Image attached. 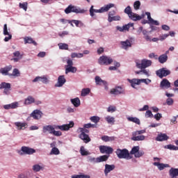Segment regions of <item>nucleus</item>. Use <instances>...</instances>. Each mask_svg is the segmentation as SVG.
Instances as JSON below:
<instances>
[{"label": "nucleus", "mask_w": 178, "mask_h": 178, "mask_svg": "<svg viewBox=\"0 0 178 178\" xmlns=\"http://www.w3.org/2000/svg\"><path fill=\"white\" fill-rule=\"evenodd\" d=\"M74 126V122L73 121L70 122L69 124H63V125H45L42 127V133L44 134H47L49 133V134H52L54 132V130L59 129L62 131H67L72 129Z\"/></svg>", "instance_id": "nucleus-1"}, {"label": "nucleus", "mask_w": 178, "mask_h": 178, "mask_svg": "<svg viewBox=\"0 0 178 178\" xmlns=\"http://www.w3.org/2000/svg\"><path fill=\"white\" fill-rule=\"evenodd\" d=\"M115 154L119 159H127V161L131 159L130 152H129L127 149L118 148L116 149Z\"/></svg>", "instance_id": "nucleus-2"}, {"label": "nucleus", "mask_w": 178, "mask_h": 178, "mask_svg": "<svg viewBox=\"0 0 178 178\" xmlns=\"http://www.w3.org/2000/svg\"><path fill=\"white\" fill-rule=\"evenodd\" d=\"M115 6V4L113 3H109L104 7H102L99 10H95L94 9V6H92L90 9V16H94V13H104L105 12H108L111 8H113Z\"/></svg>", "instance_id": "nucleus-3"}, {"label": "nucleus", "mask_w": 178, "mask_h": 178, "mask_svg": "<svg viewBox=\"0 0 178 178\" xmlns=\"http://www.w3.org/2000/svg\"><path fill=\"white\" fill-rule=\"evenodd\" d=\"M78 131L81 133V134L79 135V138H81V140H83V141L86 143V144L91 141V138H90V136L86 134L90 133V130L87 129V128H85L84 127L83 128H79Z\"/></svg>", "instance_id": "nucleus-4"}, {"label": "nucleus", "mask_w": 178, "mask_h": 178, "mask_svg": "<svg viewBox=\"0 0 178 178\" xmlns=\"http://www.w3.org/2000/svg\"><path fill=\"white\" fill-rule=\"evenodd\" d=\"M86 10H82L80 8H78L77 6L70 5L65 10V13L66 15H69V13H84Z\"/></svg>", "instance_id": "nucleus-5"}, {"label": "nucleus", "mask_w": 178, "mask_h": 178, "mask_svg": "<svg viewBox=\"0 0 178 178\" xmlns=\"http://www.w3.org/2000/svg\"><path fill=\"white\" fill-rule=\"evenodd\" d=\"M19 155H33V154H35V149L26 147L22 146L21 148V150L18 151Z\"/></svg>", "instance_id": "nucleus-6"}, {"label": "nucleus", "mask_w": 178, "mask_h": 178, "mask_svg": "<svg viewBox=\"0 0 178 178\" xmlns=\"http://www.w3.org/2000/svg\"><path fill=\"white\" fill-rule=\"evenodd\" d=\"M112 63H113V59L109 56H102L99 57L98 63L102 65L108 66V65H111Z\"/></svg>", "instance_id": "nucleus-7"}, {"label": "nucleus", "mask_w": 178, "mask_h": 178, "mask_svg": "<svg viewBox=\"0 0 178 178\" xmlns=\"http://www.w3.org/2000/svg\"><path fill=\"white\" fill-rule=\"evenodd\" d=\"M170 70H167L166 67H163L157 71H156V74L160 79H163V77H166V76H169L170 74Z\"/></svg>", "instance_id": "nucleus-8"}, {"label": "nucleus", "mask_w": 178, "mask_h": 178, "mask_svg": "<svg viewBox=\"0 0 178 178\" xmlns=\"http://www.w3.org/2000/svg\"><path fill=\"white\" fill-rule=\"evenodd\" d=\"M152 65V61L150 60L143 59L141 60V63H136V67L138 69H147V67H149Z\"/></svg>", "instance_id": "nucleus-9"}, {"label": "nucleus", "mask_w": 178, "mask_h": 178, "mask_svg": "<svg viewBox=\"0 0 178 178\" xmlns=\"http://www.w3.org/2000/svg\"><path fill=\"white\" fill-rule=\"evenodd\" d=\"M99 151L101 154H107L110 155V154H113V148L109 146L101 145L99 146Z\"/></svg>", "instance_id": "nucleus-10"}, {"label": "nucleus", "mask_w": 178, "mask_h": 178, "mask_svg": "<svg viewBox=\"0 0 178 178\" xmlns=\"http://www.w3.org/2000/svg\"><path fill=\"white\" fill-rule=\"evenodd\" d=\"M115 168L116 166H115L114 164H105L104 170V176H108V175H109V173H111L112 170H115Z\"/></svg>", "instance_id": "nucleus-11"}, {"label": "nucleus", "mask_w": 178, "mask_h": 178, "mask_svg": "<svg viewBox=\"0 0 178 178\" xmlns=\"http://www.w3.org/2000/svg\"><path fill=\"white\" fill-rule=\"evenodd\" d=\"M3 34L4 35H8L4 38L5 42H8V41H9V40H12V34L9 33V32L8 31V24H4V26H3Z\"/></svg>", "instance_id": "nucleus-12"}, {"label": "nucleus", "mask_w": 178, "mask_h": 178, "mask_svg": "<svg viewBox=\"0 0 178 178\" xmlns=\"http://www.w3.org/2000/svg\"><path fill=\"white\" fill-rule=\"evenodd\" d=\"M65 83H66V79H65V75H60L58 78V82L55 84V87H63Z\"/></svg>", "instance_id": "nucleus-13"}, {"label": "nucleus", "mask_w": 178, "mask_h": 178, "mask_svg": "<svg viewBox=\"0 0 178 178\" xmlns=\"http://www.w3.org/2000/svg\"><path fill=\"white\" fill-rule=\"evenodd\" d=\"M10 70H12V65H8L4 67H1L0 69V73L1 74H3L4 76H9V74H10L9 73V72H10Z\"/></svg>", "instance_id": "nucleus-14"}, {"label": "nucleus", "mask_w": 178, "mask_h": 178, "mask_svg": "<svg viewBox=\"0 0 178 178\" xmlns=\"http://www.w3.org/2000/svg\"><path fill=\"white\" fill-rule=\"evenodd\" d=\"M19 102H15L13 103H11L10 104H6L3 106L4 109H16L17 108H19Z\"/></svg>", "instance_id": "nucleus-15"}, {"label": "nucleus", "mask_w": 178, "mask_h": 178, "mask_svg": "<svg viewBox=\"0 0 178 178\" xmlns=\"http://www.w3.org/2000/svg\"><path fill=\"white\" fill-rule=\"evenodd\" d=\"M124 92V91H123V89L120 86L115 87L111 90V94H113L114 95H119V94H123Z\"/></svg>", "instance_id": "nucleus-16"}, {"label": "nucleus", "mask_w": 178, "mask_h": 178, "mask_svg": "<svg viewBox=\"0 0 178 178\" xmlns=\"http://www.w3.org/2000/svg\"><path fill=\"white\" fill-rule=\"evenodd\" d=\"M153 165L154 166H156L159 170H163L165 168H170V165H169V164H165L159 162H154Z\"/></svg>", "instance_id": "nucleus-17"}, {"label": "nucleus", "mask_w": 178, "mask_h": 178, "mask_svg": "<svg viewBox=\"0 0 178 178\" xmlns=\"http://www.w3.org/2000/svg\"><path fill=\"white\" fill-rule=\"evenodd\" d=\"M169 136L166 134H160L156 138V141H168Z\"/></svg>", "instance_id": "nucleus-18"}, {"label": "nucleus", "mask_w": 178, "mask_h": 178, "mask_svg": "<svg viewBox=\"0 0 178 178\" xmlns=\"http://www.w3.org/2000/svg\"><path fill=\"white\" fill-rule=\"evenodd\" d=\"M36 81H42L44 84H47L48 83V78H47V76H36L33 80V83H36Z\"/></svg>", "instance_id": "nucleus-19"}, {"label": "nucleus", "mask_w": 178, "mask_h": 178, "mask_svg": "<svg viewBox=\"0 0 178 178\" xmlns=\"http://www.w3.org/2000/svg\"><path fill=\"white\" fill-rule=\"evenodd\" d=\"M169 175L170 178H177L178 168H171L169 170Z\"/></svg>", "instance_id": "nucleus-20"}, {"label": "nucleus", "mask_w": 178, "mask_h": 178, "mask_svg": "<svg viewBox=\"0 0 178 178\" xmlns=\"http://www.w3.org/2000/svg\"><path fill=\"white\" fill-rule=\"evenodd\" d=\"M161 88H170V82L166 79H163L160 83Z\"/></svg>", "instance_id": "nucleus-21"}, {"label": "nucleus", "mask_w": 178, "mask_h": 178, "mask_svg": "<svg viewBox=\"0 0 178 178\" xmlns=\"http://www.w3.org/2000/svg\"><path fill=\"white\" fill-rule=\"evenodd\" d=\"M68 23H74L76 27H86V25L83 22L76 19L69 20Z\"/></svg>", "instance_id": "nucleus-22"}, {"label": "nucleus", "mask_w": 178, "mask_h": 178, "mask_svg": "<svg viewBox=\"0 0 178 178\" xmlns=\"http://www.w3.org/2000/svg\"><path fill=\"white\" fill-rule=\"evenodd\" d=\"M129 83H131V87L134 88L136 87V85L140 86V84H141V79H133L129 80Z\"/></svg>", "instance_id": "nucleus-23"}, {"label": "nucleus", "mask_w": 178, "mask_h": 178, "mask_svg": "<svg viewBox=\"0 0 178 178\" xmlns=\"http://www.w3.org/2000/svg\"><path fill=\"white\" fill-rule=\"evenodd\" d=\"M120 44L123 49H127V48H130V47H131V42H130V40H127L125 41H122L120 42Z\"/></svg>", "instance_id": "nucleus-24"}, {"label": "nucleus", "mask_w": 178, "mask_h": 178, "mask_svg": "<svg viewBox=\"0 0 178 178\" xmlns=\"http://www.w3.org/2000/svg\"><path fill=\"white\" fill-rule=\"evenodd\" d=\"M129 19H131V20H134V22H137V20H141V19H143V17L134 13H132L131 14V15L129 16Z\"/></svg>", "instance_id": "nucleus-25"}, {"label": "nucleus", "mask_w": 178, "mask_h": 178, "mask_svg": "<svg viewBox=\"0 0 178 178\" xmlns=\"http://www.w3.org/2000/svg\"><path fill=\"white\" fill-rule=\"evenodd\" d=\"M31 118H33L35 120H38L42 117V112H33L31 113Z\"/></svg>", "instance_id": "nucleus-26"}, {"label": "nucleus", "mask_w": 178, "mask_h": 178, "mask_svg": "<svg viewBox=\"0 0 178 178\" xmlns=\"http://www.w3.org/2000/svg\"><path fill=\"white\" fill-rule=\"evenodd\" d=\"M109 159V155H103L97 157V163H101V162H106Z\"/></svg>", "instance_id": "nucleus-27"}, {"label": "nucleus", "mask_w": 178, "mask_h": 178, "mask_svg": "<svg viewBox=\"0 0 178 178\" xmlns=\"http://www.w3.org/2000/svg\"><path fill=\"white\" fill-rule=\"evenodd\" d=\"M15 125L17 127L18 130H23V129H26L27 124L24 122H15Z\"/></svg>", "instance_id": "nucleus-28"}, {"label": "nucleus", "mask_w": 178, "mask_h": 178, "mask_svg": "<svg viewBox=\"0 0 178 178\" xmlns=\"http://www.w3.org/2000/svg\"><path fill=\"white\" fill-rule=\"evenodd\" d=\"M79 152L82 156H87V155H91V152H88V150H86V148H84V146L81 147Z\"/></svg>", "instance_id": "nucleus-29"}, {"label": "nucleus", "mask_w": 178, "mask_h": 178, "mask_svg": "<svg viewBox=\"0 0 178 178\" xmlns=\"http://www.w3.org/2000/svg\"><path fill=\"white\" fill-rule=\"evenodd\" d=\"M32 170L35 172H38L40 170H44V166L40 165V164H35L32 167Z\"/></svg>", "instance_id": "nucleus-30"}, {"label": "nucleus", "mask_w": 178, "mask_h": 178, "mask_svg": "<svg viewBox=\"0 0 178 178\" xmlns=\"http://www.w3.org/2000/svg\"><path fill=\"white\" fill-rule=\"evenodd\" d=\"M76 72H77L76 67H66L65 68V74H67V73H76Z\"/></svg>", "instance_id": "nucleus-31"}, {"label": "nucleus", "mask_w": 178, "mask_h": 178, "mask_svg": "<svg viewBox=\"0 0 178 178\" xmlns=\"http://www.w3.org/2000/svg\"><path fill=\"white\" fill-rule=\"evenodd\" d=\"M71 102L75 106V108H78V106H80V99L79 97H76L74 99H71Z\"/></svg>", "instance_id": "nucleus-32"}, {"label": "nucleus", "mask_w": 178, "mask_h": 178, "mask_svg": "<svg viewBox=\"0 0 178 178\" xmlns=\"http://www.w3.org/2000/svg\"><path fill=\"white\" fill-rule=\"evenodd\" d=\"M164 148L165 149H170V151H178V146H175V145H166Z\"/></svg>", "instance_id": "nucleus-33"}, {"label": "nucleus", "mask_w": 178, "mask_h": 178, "mask_svg": "<svg viewBox=\"0 0 178 178\" xmlns=\"http://www.w3.org/2000/svg\"><path fill=\"white\" fill-rule=\"evenodd\" d=\"M24 44H33V45H37L36 42L30 37L24 38Z\"/></svg>", "instance_id": "nucleus-34"}, {"label": "nucleus", "mask_w": 178, "mask_h": 178, "mask_svg": "<svg viewBox=\"0 0 178 178\" xmlns=\"http://www.w3.org/2000/svg\"><path fill=\"white\" fill-rule=\"evenodd\" d=\"M95 83L96 84H99V86H106V81H104V80H102L101 77L99 76H96L95 77Z\"/></svg>", "instance_id": "nucleus-35"}, {"label": "nucleus", "mask_w": 178, "mask_h": 178, "mask_svg": "<svg viewBox=\"0 0 178 178\" xmlns=\"http://www.w3.org/2000/svg\"><path fill=\"white\" fill-rule=\"evenodd\" d=\"M120 19H121V17L119 15L108 17V22H109V23H112V22H118V21L120 20Z\"/></svg>", "instance_id": "nucleus-36"}, {"label": "nucleus", "mask_w": 178, "mask_h": 178, "mask_svg": "<svg viewBox=\"0 0 178 178\" xmlns=\"http://www.w3.org/2000/svg\"><path fill=\"white\" fill-rule=\"evenodd\" d=\"M20 77V71L15 68L13 70V73L9 74V77Z\"/></svg>", "instance_id": "nucleus-37"}, {"label": "nucleus", "mask_w": 178, "mask_h": 178, "mask_svg": "<svg viewBox=\"0 0 178 178\" xmlns=\"http://www.w3.org/2000/svg\"><path fill=\"white\" fill-rule=\"evenodd\" d=\"M131 140L133 141H144V140H145V136H144V135L134 136L131 138Z\"/></svg>", "instance_id": "nucleus-38"}, {"label": "nucleus", "mask_w": 178, "mask_h": 178, "mask_svg": "<svg viewBox=\"0 0 178 178\" xmlns=\"http://www.w3.org/2000/svg\"><path fill=\"white\" fill-rule=\"evenodd\" d=\"M90 92H91V90L90 88H83L81 90V97H87V95L90 94Z\"/></svg>", "instance_id": "nucleus-39"}, {"label": "nucleus", "mask_w": 178, "mask_h": 178, "mask_svg": "<svg viewBox=\"0 0 178 178\" xmlns=\"http://www.w3.org/2000/svg\"><path fill=\"white\" fill-rule=\"evenodd\" d=\"M3 88L10 90V83L6 82L1 83L0 84V90H2Z\"/></svg>", "instance_id": "nucleus-40"}, {"label": "nucleus", "mask_w": 178, "mask_h": 178, "mask_svg": "<svg viewBox=\"0 0 178 178\" xmlns=\"http://www.w3.org/2000/svg\"><path fill=\"white\" fill-rule=\"evenodd\" d=\"M105 120H106L108 124H115V118L108 115L105 118Z\"/></svg>", "instance_id": "nucleus-41"}, {"label": "nucleus", "mask_w": 178, "mask_h": 178, "mask_svg": "<svg viewBox=\"0 0 178 178\" xmlns=\"http://www.w3.org/2000/svg\"><path fill=\"white\" fill-rule=\"evenodd\" d=\"M166 60H168V55L166 54L161 55L159 57V62H160V63H165Z\"/></svg>", "instance_id": "nucleus-42"}, {"label": "nucleus", "mask_w": 178, "mask_h": 178, "mask_svg": "<svg viewBox=\"0 0 178 178\" xmlns=\"http://www.w3.org/2000/svg\"><path fill=\"white\" fill-rule=\"evenodd\" d=\"M34 99L33 97L31 96H29L26 99H25V102H24V104L25 105H30V104H33L34 103Z\"/></svg>", "instance_id": "nucleus-43"}, {"label": "nucleus", "mask_w": 178, "mask_h": 178, "mask_svg": "<svg viewBox=\"0 0 178 178\" xmlns=\"http://www.w3.org/2000/svg\"><path fill=\"white\" fill-rule=\"evenodd\" d=\"M71 178H91V177L88 175L81 174L74 175L71 177Z\"/></svg>", "instance_id": "nucleus-44"}, {"label": "nucleus", "mask_w": 178, "mask_h": 178, "mask_svg": "<svg viewBox=\"0 0 178 178\" xmlns=\"http://www.w3.org/2000/svg\"><path fill=\"white\" fill-rule=\"evenodd\" d=\"M59 154H60L59 149L58 147H54L51 149L49 155H59Z\"/></svg>", "instance_id": "nucleus-45"}, {"label": "nucleus", "mask_w": 178, "mask_h": 178, "mask_svg": "<svg viewBox=\"0 0 178 178\" xmlns=\"http://www.w3.org/2000/svg\"><path fill=\"white\" fill-rule=\"evenodd\" d=\"M102 140L105 141V143H108V141H113L115 140V137H109L108 136H104L102 137Z\"/></svg>", "instance_id": "nucleus-46"}, {"label": "nucleus", "mask_w": 178, "mask_h": 178, "mask_svg": "<svg viewBox=\"0 0 178 178\" xmlns=\"http://www.w3.org/2000/svg\"><path fill=\"white\" fill-rule=\"evenodd\" d=\"M134 26V24L133 23H129L127 24H125L122 26V29L124 31H129L130 30V27H133Z\"/></svg>", "instance_id": "nucleus-47"}, {"label": "nucleus", "mask_w": 178, "mask_h": 178, "mask_svg": "<svg viewBox=\"0 0 178 178\" xmlns=\"http://www.w3.org/2000/svg\"><path fill=\"white\" fill-rule=\"evenodd\" d=\"M88 162H90V163H98V161L97 160V158L92 157L91 156H88L87 157Z\"/></svg>", "instance_id": "nucleus-48"}, {"label": "nucleus", "mask_w": 178, "mask_h": 178, "mask_svg": "<svg viewBox=\"0 0 178 178\" xmlns=\"http://www.w3.org/2000/svg\"><path fill=\"white\" fill-rule=\"evenodd\" d=\"M127 119L129 122H133L134 123H136V124H140V119L137 118L129 117Z\"/></svg>", "instance_id": "nucleus-49"}, {"label": "nucleus", "mask_w": 178, "mask_h": 178, "mask_svg": "<svg viewBox=\"0 0 178 178\" xmlns=\"http://www.w3.org/2000/svg\"><path fill=\"white\" fill-rule=\"evenodd\" d=\"M138 151H140V147L134 146L131 150L130 154H131V155H134L135 156L136 154H137Z\"/></svg>", "instance_id": "nucleus-50"}, {"label": "nucleus", "mask_w": 178, "mask_h": 178, "mask_svg": "<svg viewBox=\"0 0 178 178\" xmlns=\"http://www.w3.org/2000/svg\"><path fill=\"white\" fill-rule=\"evenodd\" d=\"M83 127L85 129H97V124H91V123H88V124H85L83 125Z\"/></svg>", "instance_id": "nucleus-51"}, {"label": "nucleus", "mask_w": 178, "mask_h": 178, "mask_svg": "<svg viewBox=\"0 0 178 178\" xmlns=\"http://www.w3.org/2000/svg\"><path fill=\"white\" fill-rule=\"evenodd\" d=\"M58 47L60 49H65V50L69 49V45L66 43H59Z\"/></svg>", "instance_id": "nucleus-52"}, {"label": "nucleus", "mask_w": 178, "mask_h": 178, "mask_svg": "<svg viewBox=\"0 0 178 178\" xmlns=\"http://www.w3.org/2000/svg\"><path fill=\"white\" fill-rule=\"evenodd\" d=\"M124 13L128 15V16H131V14L133 13V11H131V7L130 6H128L124 10Z\"/></svg>", "instance_id": "nucleus-53"}, {"label": "nucleus", "mask_w": 178, "mask_h": 178, "mask_svg": "<svg viewBox=\"0 0 178 178\" xmlns=\"http://www.w3.org/2000/svg\"><path fill=\"white\" fill-rule=\"evenodd\" d=\"M90 120H91V122L95 123V124H97V123H98V122H99V117L92 116V117H90Z\"/></svg>", "instance_id": "nucleus-54"}, {"label": "nucleus", "mask_w": 178, "mask_h": 178, "mask_svg": "<svg viewBox=\"0 0 178 178\" xmlns=\"http://www.w3.org/2000/svg\"><path fill=\"white\" fill-rule=\"evenodd\" d=\"M140 6H141V3L140 1H136L134 3V8L135 10H138L140 9Z\"/></svg>", "instance_id": "nucleus-55"}, {"label": "nucleus", "mask_w": 178, "mask_h": 178, "mask_svg": "<svg viewBox=\"0 0 178 178\" xmlns=\"http://www.w3.org/2000/svg\"><path fill=\"white\" fill-rule=\"evenodd\" d=\"M13 56H14L15 58H19V59H22V58H23V55H22V54H20V51H15V52L13 53Z\"/></svg>", "instance_id": "nucleus-56"}, {"label": "nucleus", "mask_w": 178, "mask_h": 178, "mask_svg": "<svg viewBox=\"0 0 178 178\" xmlns=\"http://www.w3.org/2000/svg\"><path fill=\"white\" fill-rule=\"evenodd\" d=\"M51 134H53V136H55L56 137H60V136H62V132H60V131H56L55 129H54Z\"/></svg>", "instance_id": "nucleus-57"}, {"label": "nucleus", "mask_w": 178, "mask_h": 178, "mask_svg": "<svg viewBox=\"0 0 178 178\" xmlns=\"http://www.w3.org/2000/svg\"><path fill=\"white\" fill-rule=\"evenodd\" d=\"M144 133H145V129H142V130L136 131L134 132L133 136H138L140 134H144Z\"/></svg>", "instance_id": "nucleus-58"}, {"label": "nucleus", "mask_w": 178, "mask_h": 178, "mask_svg": "<svg viewBox=\"0 0 178 178\" xmlns=\"http://www.w3.org/2000/svg\"><path fill=\"white\" fill-rule=\"evenodd\" d=\"M27 5H28L27 3H19V8L21 9H24V10L26 11V10H27Z\"/></svg>", "instance_id": "nucleus-59"}, {"label": "nucleus", "mask_w": 178, "mask_h": 178, "mask_svg": "<svg viewBox=\"0 0 178 178\" xmlns=\"http://www.w3.org/2000/svg\"><path fill=\"white\" fill-rule=\"evenodd\" d=\"M177 118L178 115L172 117V118L170 120V124H176V123H177Z\"/></svg>", "instance_id": "nucleus-60"}, {"label": "nucleus", "mask_w": 178, "mask_h": 178, "mask_svg": "<svg viewBox=\"0 0 178 178\" xmlns=\"http://www.w3.org/2000/svg\"><path fill=\"white\" fill-rule=\"evenodd\" d=\"M108 112H116V111H118V109H116V106H110L108 108Z\"/></svg>", "instance_id": "nucleus-61"}, {"label": "nucleus", "mask_w": 178, "mask_h": 178, "mask_svg": "<svg viewBox=\"0 0 178 178\" xmlns=\"http://www.w3.org/2000/svg\"><path fill=\"white\" fill-rule=\"evenodd\" d=\"M144 155V151H138V152L135 154V158H141Z\"/></svg>", "instance_id": "nucleus-62"}, {"label": "nucleus", "mask_w": 178, "mask_h": 178, "mask_svg": "<svg viewBox=\"0 0 178 178\" xmlns=\"http://www.w3.org/2000/svg\"><path fill=\"white\" fill-rule=\"evenodd\" d=\"M145 15L147 16V19H148V23H150V22H154V19H152V17H151V13H149V12H146L145 13Z\"/></svg>", "instance_id": "nucleus-63"}, {"label": "nucleus", "mask_w": 178, "mask_h": 178, "mask_svg": "<svg viewBox=\"0 0 178 178\" xmlns=\"http://www.w3.org/2000/svg\"><path fill=\"white\" fill-rule=\"evenodd\" d=\"M149 108V106H148V105H145L142 108H140L139 111H147V112H151V110H148Z\"/></svg>", "instance_id": "nucleus-64"}]
</instances>
